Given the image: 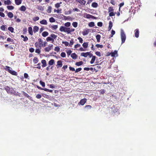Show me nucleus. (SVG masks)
Here are the masks:
<instances>
[{"instance_id": "3", "label": "nucleus", "mask_w": 156, "mask_h": 156, "mask_svg": "<svg viewBox=\"0 0 156 156\" xmlns=\"http://www.w3.org/2000/svg\"><path fill=\"white\" fill-rule=\"evenodd\" d=\"M6 70L8 71L9 73L13 75L16 76L17 75V73L15 71L12 70L10 69H5Z\"/></svg>"}, {"instance_id": "6", "label": "nucleus", "mask_w": 156, "mask_h": 156, "mask_svg": "<svg viewBox=\"0 0 156 156\" xmlns=\"http://www.w3.org/2000/svg\"><path fill=\"white\" fill-rule=\"evenodd\" d=\"M90 32L89 29H84L82 32L83 35V36H85L87 35Z\"/></svg>"}, {"instance_id": "37", "label": "nucleus", "mask_w": 156, "mask_h": 156, "mask_svg": "<svg viewBox=\"0 0 156 156\" xmlns=\"http://www.w3.org/2000/svg\"><path fill=\"white\" fill-rule=\"evenodd\" d=\"M96 57L95 56H93L92 59L90 61V63L91 64H93L94 62L95 61V59Z\"/></svg>"}, {"instance_id": "55", "label": "nucleus", "mask_w": 156, "mask_h": 156, "mask_svg": "<svg viewBox=\"0 0 156 156\" xmlns=\"http://www.w3.org/2000/svg\"><path fill=\"white\" fill-rule=\"evenodd\" d=\"M41 95L40 94H37L36 96V98L37 99H40L41 98Z\"/></svg>"}, {"instance_id": "15", "label": "nucleus", "mask_w": 156, "mask_h": 156, "mask_svg": "<svg viewBox=\"0 0 156 156\" xmlns=\"http://www.w3.org/2000/svg\"><path fill=\"white\" fill-rule=\"evenodd\" d=\"M40 23L41 24L43 25H47L48 23L47 21L45 20H43L41 21L40 22Z\"/></svg>"}, {"instance_id": "21", "label": "nucleus", "mask_w": 156, "mask_h": 156, "mask_svg": "<svg viewBox=\"0 0 156 156\" xmlns=\"http://www.w3.org/2000/svg\"><path fill=\"white\" fill-rule=\"evenodd\" d=\"M20 10L21 11L24 12L26 10V7L22 5L20 7Z\"/></svg>"}, {"instance_id": "50", "label": "nucleus", "mask_w": 156, "mask_h": 156, "mask_svg": "<svg viewBox=\"0 0 156 156\" xmlns=\"http://www.w3.org/2000/svg\"><path fill=\"white\" fill-rule=\"evenodd\" d=\"M40 83L43 87H44L45 86V83L44 82L42 81L41 80L40 81Z\"/></svg>"}, {"instance_id": "61", "label": "nucleus", "mask_w": 156, "mask_h": 156, "mask_svg": "<svg viewBox=\"0 0 156 156\" xmlns=\"http://www.w3.org/2000/svg\"><path fill=\"white\" fill-rule=\"evenodd\" d=\"M24 78L26 79H27L29 76L28 74L27 73H24Z\"/></svg>"}, {"instance_id": "45", "label": "nucleus", "mask_w": 156, "mask_h": 156, "mask_svg": "<svg viewBox=\"0 0 156 156\" xmlns=\"http://www.w3.org/2000/svg\"><path fill=\"white\" fill-rule=\"evenodd\" d=\"M74 43L73 40V39H72L70 41V43H69V46H71Z\"/></svg>"}, {"instance_id": "29", "label": "nucleus", "mask_w": 156, "mask_h": 156, "mask_svg": "<svg viewBox=\"0 0 156 156\" xmlns=\"http://www.w3.org/2000/svg\"><path fill=\"white\" fill-rule=\"evenodd\" d=\"M58 26L57 25H51L50 27L52 29L54 30H56L58 28Z\"/></svg>"}, {"instance_id": "23", "label": "nucleus", "mask_w": 156, "mask_h": 156, "mask_svg": "<svg viewBox=\"0 0 156 156\" xmlns=\"http://www.w3.org/2000/svg\"><path fill=\"white\" fill-rule=\"evenodd\" d=\"M101 36L100 35L98 34L96 35V38L97 40V41L98 42H99L100 41V40L101 38Z\"/></svg>"}, {"instance_id": "40", "label": "nucleus", "mask_w": 156, "mask_h": 156, "mask_svg": "<svg viewBox=\"0 0 156 156\" xmlns=\"http://www.w3.org/2000/svg\"><path fill=\"white\" fill-rule=\"evenodd\" d=\"M88 25L90 27H93L94 26V22H90L89 23Z\"/></svg>"}, {"instance_id": "19", "label": "nucleus", "mask_w": 156, "mask_h": 156, "mask_svg": "<svg viewBox=\"0 0 156 156\" xmlns=\"http://www.w3.org/2000/svg\"><path fill=\"white\" fill-rule=\"evenodd\" d=\"M5 89L6 90L7 92L9 93L11 92V90L10 88L8 86H6L5 87Z\"/></svg>"}, {"instance_id": "18", "label": "nucleus", "mask_w": 156, "mask_h": 156, "mask_svg": "<svg viewBox=\"0 0 156 156\" xmlns=\"http://www.w3.org/2000/svg\"><path fill=\"white\" fill-rule=\"evenodd\" d=\"M22 0H15V3L17 5H19L22 2Z\"/></svg>"}, {"instance_id": "25", "label": "nucleus", "mask_w": 156, "mask_h": 156, "mask_svg": "<svg viewBox=\"0 0 156 156\" xmlns=\"http://www.w3.org/2000/svg\"><path fill=\"white\" fill-rule=\"evenodd\" d=\"M91 6L93 7L97 8L98 6V4L96 2H93Z\"/></svg>"}, {"instance_id": "4", "label": "nucleus", "mask_w": 156, "mask_h": 156, "mask_svg": "<svg viewBox=\"0 0 156 156\" xmlns=\"http://www.w3.org/2000/svg\"><path fill=\"white\" fill-rule=\"evenodd\" d=\"M87 101L86 98H84L81 99L79 102L78 103L79 105H83Z\"/></svg>"}, {"instance_id": "59", "label": "nucleus", "mask_w": 156, "mask_h": 156, "mask_svg": "<svg viewBox=\"0 0 156 156\" xmlns=\"http://www.w3.org/2000/svg\"><path fill=\"white\" fill-rule=\"evenodd\" d=\"M78 39L79 40V42L80 43H83V40L82 38H81V37H79L78 38Z\"/></svg>"}, {"instance_id": "26", "label": "nucleus", "mask_w": 156, "mask_h": 156, "mask_svg": "<svg viewBox=\"0 0 156 156\" xmlns=\"http://www.w3.org/2000/svg\"><path fill=\"white\" fill-rule=\"evenodd\" d=\"M21 37L23 38V41H27L28 40V38L27 36H24L23 35H21Z\"/></svg>"}, {"instance_id": "27", "label": "nucleus", "mask_w": 156, "mask_h": 156, "mask_svg": "<svg viewBox=\"0 0 156 156\" xmlns=\"http://www.w3.org/2000/svg\"><path fill=\"white\" fill-rule=\"evenodd\" d=\"M71 56L74 59H75L77 57V55L75 53H72L71 55Z\"/></svg>"}, {"instance_id": "48", "label": "nucleus", "mask_w": 156, "mask_h": 156, "mask_svg": "<svg viewBox=\"0 0 156 156\" xmlns=\"http://www.w3.org/2000/svg\"><path fill=\"white\" fill-rule=\"evenodd\" d=\"M62 43L64 44L66 46H69V43L67 41H62Z\"/></svg>"}, {"instance_id": "22", "label": "nucleus", "mask_w": 156, "mask_h": 156, "mask_svg": "<svg viewBox=\"0 0 156 156\" xmlns=\"http://www.w3.org/2000/svg\"><path fill=\"white\" fill-rule=\"evenodd\" d=\"M48 34H49L48 32L47 31H44L42 33V35L43 37H45L48 36Z\"/></svg>"}, {"instance_id": "5", "label": "nucleus", "mask_w": 156, "mask_h": 156, "mask_svg": "<svg viewBox=\"0 0 156 156\" xmlns=\"http://www.w3.org/2000/svg\"><path fill=\"white\" fill-rule=\"evenodd\" d=\"M53 47V44H49L48 47L45 48V51L47 52H49L52 48Z\"/></svg>"}, {"instance_id": "58", "label": "nucleus", "mask_w": 156, "mask_h": 156, "mask_svg": "<svg viewBox=\"0 0 156 156\" xmlns=\"http://www.w3.org/2000/svg\"><path fill=\"white\" fill-rule=\"evenodd\" d=\"M61 56L62 57H66V55L65 52H62L61 53Z\"/></svg>"}, {"instance_id": "20", "label": "nucleus", "mask_w": 156, "mask_h": 156, "mask_svg": "<svg viewBox=\"0 0 156 156\" xmlns=\"http://www.w3.org/2000/svg\"><path fill=\"white\" fill-rule=\"evenodd\" d=\"M39 28L38 27L35 26L33 28V31L34 33H36L39 30Z\"/></svg>"}, {"instance_id": "30", "label": "nucleus", "mask_w": 156, "mask_h": 156, "mask_svg": "<svg viewBox=\"0 0 156 156\" xmlns=\"http://www.w3.org/2000/svg\"><path fill=\"white\" fill-rule=\"evenodd\" d=\"M52 7L51 6H49L48 7V9L47 10V12L48 13H51V12Z\"/></svg>"}, {"instance_id": "9", "label": "nucleus", "mask_w": 156, "mask_h": 156, "mask_svg": "<svg viewBox=\"0 0 156 156\" xmlns=\"http://www.w3.org/2000/svg\"><path fill=\"white\" fill-rule=\"evenodd\" d=\"M76 1L79 2L80 4L85 5L86 2L84 0H76Z\"/></svg>"}, {"instance_id": "35", "label": "nucleus", "mask_w": 156, "mask_h": 156, "mask_svg": "<svg viewBox=\"0 0 156 156\" xmlns=\"http://www.w3.org/2000/svg\"><path fill=\"white\" fill-rule=\"evenodd\" d=\"M88 45L87 42H84L82 46L83 48H86L88 47Z\"/></svg>"}, {"instance_id": "64", "label": "nucleus", "mask_w": 156, "mask_h": 156, "mask_svg": "<svg viewBox=\"0 0 156 156\" xmlns=\"http://www.w3.org/2000/svg\"><path fill=\"white\" fill-rule=\"evenodd\" d=\"M95 54L96 55H97V56H98L99 57L101 56V54L100 52L99 51H97L95 52Z\"/></svg>"}, {"instance_id": "53", "label": "nucleus", "mask_w": 156, "mask_h": 156, "mask_svg": "<svg viewBox=\"0 0 156 156\" xmlns=\"http://www.w3.org/2000/svg\"><path fill=\"white\" fill-rule=\"evenodd\" d=\"M96 46L98 48H102L103 47V45H102L100 44H96Z\"/></svg>"}, {"instance_id": "32", "label": "nucleus", "mask_w": 156, "mask_h": 156, "mask_svg": "<svg viewBox=\"0 0 156 156\" xmlns=\"http://www.w3.org/2000/svg\"><path fill=\"white\" fill-rule=\"evenodd\" d=\"M37 9L40 11H43L44 10V7H42L41 6H38Z\"/></svg>"}, {"instance_id": "34", "label": "nucleus", "mask_w": 156, "mask_h": 156, "mask_svg": "<svg viewBox=\"0 0 156 156\" xmlns=\"http://www.w3.org/2000/svg\"><path fill=\"white\" fill-rule=\"evenodd\" d=\"M7 8L8 10H13L14 9V7L12 5L10 6H7Z\"/></svg>"}, {"instance_id": "16", "label": "nucleus", "mask_w": 156, "mask_h": 156, "mask_svg": "<svg viewBox=\"0 0 156 156\" xmlns=\"http://www.w3.org/2000/svg\"><path fill=\"white\" fill-rule=\"evenodd\" d=\"M4 3L5 5H9L11 4V2L10 0H7L4 1Z\"/></svg>"}, {"instance_id": "10", "label": "nucleus", "mask_w": 156, "mask_h": 156, "mask_svg": "<svg viewBox=\"0 0 156 156\" xmlns=\"http://www.w3.org/2000/svg\"><path fill=\"white\" fill-rule=\"evenodd\" d=\"M62 62L61 61H58L57 62V65L56 66L57 68H60L62 66Z\"/></svg>"}, {"instance_id": "33", "label": "nucleus", "mask_w": 156, "mask_h": 156, "mask_svg": "<svg viewBox=\"0 0 156 156\" xmlns=\"http://www.w3.org/2000/svg\"><path fill=\"white\" fill-rule=\"evenodd\" d=\"M83 62L82 61H81L79 62H77L76 63V65L77 66H80L83 64Z\"/></svg>"}, {"instance_id": "41", "label": "nucleus", "mask_w": 156, "mask_h": 156, "mask_svg": "<svg viewBox=\"0 0 156 156\" xmlns=\"http://www.w3.org/2000/svg\"><path fill=\"white\" fill-rule=\"evenodd\" d=\"M70 70L72 71H75L76 72H77L80 71L82 69H76V70H75V69H69Z\"/></svg>"}, {"instance_id": "2", "label": "nucleus", "mask_w": 156, "mask_h": 156, "mask_svg": "<svg viewBox=\"0 0 156 156\" xmlns=\"http://www.w3.org/2000/svg\"><path fill=\"white\" fill-rule=\"evenodd\" d=\"M84 17L87 19L91 18L94 19H98V17H95L92 15L87 13L85 15Z\"/></svg>"}, {"instance_id": "28", "label": "nucleus", "mask_w": 156, "mask_h": 156, "mask_svg": "<svg viewBox=\"0 0 156 156\" xmlns=\"http://www.w3.org/2000/svg\"><path fill=\"white\" fill-rule=\"evenodd\" d=\"M84 108L87 110L91 109L92 108L91 106L90 105H87L84 107Z\"/></svg>"}, {"instance_id": "62", "label": "nucleus", "mask_w": 156, "mask_h": 156, "mask_svg": "<svg viewBox=\"0 0 156 156\" xmlns=\"http://www.w3.org/2000/svg\"><path fill=\"white\" fill-rule=\"evenodd\" d=\"M108 12H112L113 11V9L111 7H109L108 8Z\"/></svg>"}, {"instance_id": "17", "label": "nucleus", "mask_w": 156, "mask_h": 156, "mask_svg": "<svg viewBox=\"0 0 156 156\" xmlns=\"http://www.w3.org/2000/svg\"><path fill=\"white\" fill-rule=\"evenodd\" d=\"M28 31L29 33L31 35H33L32 28L31 27H30L28 28Z\"/></svg>"}, {"instance_id": "12", "label": "nucleus", "mask_w": 156, "mask_h": 156, "mask_svg": "<svg viewBox=\"0 0 156 156\" xmlns=\"http://www.w3.org/2000/svg\"><path fill=\"white\" fill-rule=\"evenodd\" d=\"M50 37H51V38L53 40V41H52V43H53L54 41V39H56V37H57V36L55 35L54 34H51L50 35Z\"/></svg>"}, {"instance_id": "36", "label": "nucleus", "mask_w": 156, "mask_h": 156, "mask_svg": "<svg viewBox=\"0 0 156 156\" xmlns=\"http://www.w3.org/2000/svg\"><path fill=\"white\" fill-rule=\"evenodd\" d=\"M62 4V2H60V3H57L55 5V7L57 8H58L60 6V4Z\"/></svg>"}, {"instance_id": "42", "label": "nucleus", "mask_w": 156, "mask_h": 156, "mask_svg": "<svg viewBox=\"0 0 156 156\" xmlns=\"http://www.w3.org/2000/svg\"><path fill=\"white\" fill-rule=\"evenodd\" d=\"M49 20L50 22L51 23L54 22L55 21V19L52 17L50 18L49 19Z\"/></svg>"}, {"instance_id": "46", "label": "nucleus", "mask_w": 156, "mask_h": 156, "mask_svg": "<svg viewBox=\"0 0 156 156\" xmlns=\"http://www.w3.org/2000/svg\"><path fill=\"white\" fill-rule=\"evenodd\" d=\"M8 30L12 33L13 32L14 28L12 27H9L8 28Z\"/></svg>"}, {"instance_id": "39", "label": "nucleus", "mask_w": 156, "mask_h": 156, "mask_svg": "<svg viewBox=\"0 0 156 156\" xmlns=\"http://www.w3.org/2000/svg\"><path fill=\"white\" fill-rule=\"evenodd\" d=\"M65 26L66 27H69L71 25V23L70 22H68L65 23Z\"/></svg>"}, {"instance_id": "44", "label": "nucleus", "mask_w": 156, "mask_h": 156, "mask_svg": "<svg viewBox=\"0 0 156 156\" xmlns=\"http://www.w3.org/2000/svg\"><path fill=\"white\" fill-rule=\"evenodd\" d=\"M6 25H2L1 27V30H5V29L7 28V27H6Z\"/></svg>"}, {"instance_id": "11", "label": "nucleus", "mask_w": 156, "mask_h": 156, "mask_svg": "<svg viewBox=\"0 0 156 156\" xmlns=\"http://www.w3.org/2000/svg\"><path fill=\"white\" fill-rule=\"evenodd\" d=\"M135 37L138 38L139 36V30L138 29H136L135 30Z\"/></svg>"}, {"instance_id": "51", "label": "nucleus", "mask_w": 156, "mask_h": 156, "mask_svg": "<svg viewBox=\"0 0 156 156\" xmlns=\"http://www.w3.org/2000/svg\"><path fill=\"white\" fill-rule=\"evenodd\" d=\"M46 41H53V40L51 38V37L50 36L46 38Z\"/></svg>"}, {"instance_id": "52", "label": "nucleus", "mask_w": 156, "mask_h": 156, "mask_svg": "<svg viewBox=\"0 0 156 156\" xmlns=\"http://www.w3.org/2000/svg\"><path fill=\"white\" fill-rule=\"evenodd\" d=\"M100 94H103L105 92V90L104 89H101L100 90Z\"/></svg>"}, {"instance_id": "56", "label": "nucleus", "mask_w": 156, "mask_h": 156, "mask_svg": "<svg viewBox=\"0 0 156 156\" xmlns=\"http://www.w3.org/2000/svg\"><path fill=\"white\" fill-rule=\"evenodd\" d=\"M115 34V31L113 30H112L111 32V35L110 36V37H112L113 35Z\"/></svg>"}, {"instance_id": "1", "label": "nucleus", "mask_w": 156, "mask_h": 156, "mask_svg": "<svg viewBox=\"0 0 156 156\" xmlns=\"http://www.w3.org/2000/svg\"><path fill=\"white\" fill-rule=\"evenodd\" d=\"M121 37L122 40V44L125 42L126 38V34L122 29L121 30Z\"/></svg>"}, {"instance_id": "47", "label": "nucleus", "mask_w": 156, "mask_h": 156, "mask_svg": "<svg viewBox=\"0 0 156 156\" xmlns=\"http://www.w3.org/2000/svg\"><path fill=\"white\" fill-rule=\"evenodd\" d=\"M72 25L75 28L77 27L78 25V23L76 22H73L72 23Z\"/></svg>"}, {"instance_id": "7", "label": "nucleus", "mask_w": 156, "mask_h": 156, "mask_svg": "<svg viewBox=\"0 0 156 156\" xmlns=\"http://www.w3.org/2000/svg\"><path fill=\"white\" fill-rule=\"evenodd\" d=\"M91 55L89 52H87L86 53L82 52L81 54V56H83L85 57H87L88 55Z\"/></svg>"}, {"instance_id": "49", "label": "nucleus", "mask_w": 156, "mask_h": 156, "mask_svg": "<svg viewBox=\"0 0 156 156\" xmlns=\"http://www.w3.org/2000/svg\"><path fill=\"white\" fill-rule=\"evenodd\" d=\"M60 48L58 47H55V48L54 49V50L55 51L58 52L60 51Z\"/></svg>"}, {"instance_id": "14", "label": "nucleus", "mask_w": 156, "mask_h": 156, "mask_svg": "<svg viewBox=\"0 0 156 156\" xmlns=\"http://www.w3.org/2000/svg\"><path fill=\"white\" fill-rule=\"evenodd\" d=\"M111 54L112 57H115L116 55H117V56H118L117 51L116 50H115L114 52H111Z\"/></svg>"}, {"instance_id": "63", "label": "nucleus", "mask_w": 156, "mask_h": 156, "mask_svg": "<svg viewBox=\"0 0 156 156\" xmlns=\"http://www.w3.org/2000/svg\"><path fill=\"white\" fill-rule=\"evenodd\" d=\"M71 52L72 51L70 50H69L66 51V53L68 55H70Z\"/></svg>"}, {"instance_id": "31", "label": "nucleus", "mask_w": 156, "mask_h": 156, "mask_svg": "<svg viewBox=\"0 0 156 156\" xmlns=\"http://www.w3.org/2000/svg\"><path fill=\"white\" fill-rule=\"evenodd\" d=\"M69 28L66 27L64 32L67 33L68 34H69L70 31H69Z\"/></svg>"}, {"instance_id": "13", "label": "nucleus", "mask_w": 156, "mask_h": 156, "mask_svg": "<svg viewBox=\"0 0 156 156\" xmlns=\"http://www.w3.org/2000/svg\"><path fill=\"white\" fill-rule=\"evenodd\" d=\"M41 62L42 64V67H45L46 66V62L45 60L43 59L42 60Z\"/></svg>"}, {"instance_id": "57", "label": "nucleus", "mask_w": 156, "mask_h": 156, "mask_svg": "<svg viewBox=\"0 0 156 156\" xmlns=\"http://www.w3.org/2000/svg\"><path fill=\"white\" fill-rule=\"evenodd\" d=\"M103 23L101 22H99L97 23V25L98 27H101L102 26Z\"/></svg>"}, {"instance_id": "8", "label": "nucleus", "mask_w": 156, "mask_h": 156, "mask_svg": "<svg viewBox=\"0 0 156 156\" xmlns=\"http://www.w3.org/2000/svg\"><path fill=\"white\" fill-rule=\"evenodd\" d=\"M23 94V95L25 96V97H27L30 100H32V97L30 96L27 94L24 91L22 92Z\"/></svg>"}, {"instance_id": "60", "label": "nucleus", "mask_w": 156, "mask_h": 156, "mask_svg": "<svg viewBox=\"0 0 156 156\" xmlns=\"http://www.w3.org/2000/svg\"><path fill=\"white\" fill-rule=\"evenodd\" d=\"M35 45L37 48L39 47V43H38V42H36L35 44Z\"/></svg>"}, {"instance_id": "38", "label": "nucleus", "mask_w": 156, "mask_h": 156, "mask_svg": "<svg viewBox=\"0 0 156 156\" xmlns=\"http://www.w3.org/2000/svg\"><path fill=\"white\" fill-rule=\"evenodd\" d=\"M54 61L53 59H51L50 61H49V64L50 66L52 65H53L54 63Z\"/></svg>"}, {"instance_id": "54", "label": "nucleus", "mask_w": 156, "mask_h": 156, "mask_svg": "<svg viewBox=\"0 0 156 156\" xmlns=\"http://www.w3.org/2000/svg\"><path fill=\"white\" fill-rule=\"evenodd\" d=\"M39 17L38 16H36L35 17H34L33 18V20L34 21H37L39 20Z\"/></svg>"}, {"instance_id": "43", "label": "nucleus", "mask_w": 156, "mask_h": 156, "mask_svg": "<svg viewBox=\"0 0 156 156\" xmlns=\"http://www.w3.org/2000/svg\"><path fill=\"white\" fill-rule=\"evenodd\" d=\"M65 27H64L61 26L59 29L60 31L61 32H64Z\"/></svg>"}, {"instance_id": "24", "label": "nucleus", "mask_w": 156, "mask_h": 156, "mask_svg": "<svg viewBox=\"0 0 156 156\" xmlns=\"http://www.w3.org/2000/svg\"><path fill=\"white\" fill-rule=\"evenodd\" d=\"M7 15L8 17L10 18H12L13 16V13L10 12H9L8 13Z\"/></svg>"}]
</instances>
